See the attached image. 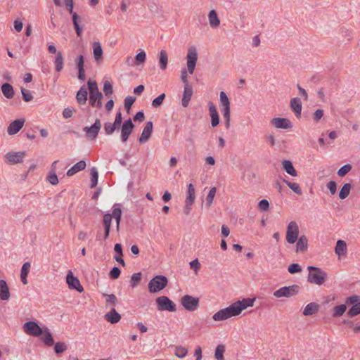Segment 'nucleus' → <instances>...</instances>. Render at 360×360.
Wrapping results in <instances>:
<instances>
[{
	"mask_svg": "<svg viewBox=\"0 0 360 360\" xmlns=\"http://www.w3.org/2000/svg\"><path fill=\"white\" fill-rule=\"evenodd\" d=\"M255 298H244L233 302L229 307L221 309L214 314L212 319L215 321H222L233 316H237L248 307H252Z\"/></svg>",
	"mask_w": 360,
	"mask_h": 360,
	"instance_id": "f257e3e1",
	"label": "nucleus"
},
{
	"mask_svg": "<svg viewBox=\"0 0 360 360\" xmlns=\"http://www.w3.org/2000/svg\"><path fill=\"white\" fill-rule=\"evenodd\" d=\"M198 60V52L197 49L195 46H191L188 49V53L186 55V66L187 69H183L181 71V80L184 84V86H190L188 82V72L190 75H192L194 71L197 64Z\"/></svg>",
	"mask_w": 360,
	"mask_h": 360,
	"instance_id": "f03ea898",
	"label": "nucleus"
},
{
	"mask_svg": "<svg viewBox=\"0 0 360 360\" xmlns=\"http://www.w3.org/2000/svg\"><path fill=\"white\" fill-rule=\"evenodd\" d=\"M308 269L309 271L307 278L308 282L318 285H321L325 282L326 277V273L325 271L318 267L312 266H309Z\"/></svg>",
	"mask_w": 360,
	"mask_h": 360,
	"instance_id": "7ed1b4c3",
	"label": "nucleus"
},
{
	"mask_svg": "<svg viewBox=\"0 0 360 360\" xmlns=\"http://www.w3.org/2000/svg\"><path fill=\"white\" fill-rule=\"evenodd\" d=\"M87 84L90 94L89 99L91 105L101 108L102 106L101 99L103 98V95L98 90L97 83L89 79Z\"/></svg>",
	"mask_w": 360,
	"mask_h": 360,
	"instance_id": "20e7f679",
	"label": "nucleus"
},
{
	"mask_svg": "<svg viewBox=\"0 0 360 360\" xmlns=\"http://www.w3.org/2000/svg\"><path fill=\"white\" fill-rule=\"evenodd\" d=\"M168 283L166 276L162 275L155 276L148 283V290L150 293H155L163 290Z\"/></svg>",
	"mask_w": 360,
	"mask_h": 360,
	"instance_id": "39448f33",
	"label": "nucleus"
},
{
	"mask_svg": "<svg viewBox=\"0 0 360 360\" xmlns=\"http://www.w3.org/2000/svg\"><path fill=\"white\" fill-rule=\"evenodd\" d=\"M219 103L221 106V112L226 120V127L229 128L231 117V103L224 91H221L219 94Z\"/></svg>",
	"mask_w": 360,
	"mask_h": 360,
	"instance_id": "423d86ee",
	"label": "nucleus"
},
{
	"mask_svg": "<svg viewBox=\"0 0 360 360\" xmlns=\"http://www.w3.org/2000/svg\"><path fill=\"white\" fill-rule=\"evenodd\" d=\"M300 287L297 285L282 287L274 292V296L276 298L291 297L298 294Z\"/></svg>",
	"mask_w": 360,
	"mask_h": 360,
	"instance_id": "0eeeda50",
	"label": "nucleus"
},
{
	"mask_svg": "<svg viewBox=\"0 0 360 360\" xmlns=\"http://www.w3.org/2000/svg\"><path fill=\"white\" fill-rule=\"evenodd\" d=\"M27 155L26 151H9L6 153L4 158L8 165H14L22 164Z\"/></svg>",
	"mask_w": 360,
	"mask_h": 360,
	"instance_id": "6e6552de",
	"label": "nucleus"
},
{
	"mask_svg": "<svg viewBox=\"0 0 360 360\" xmlns=\"http://www.w3.org/2000/svg\"><path fill=\"white\" fill-rule=\"evenodd\" d=\"M299 226L296 221H290L286 230V240L290 244L295 243L297 240L299 238Z\"/></svg>",
	"mask_w": 360,
	"mask_h": 360,
	"instance_id": "1a4fd4ad",
	"label": "nucleus"
},
{
	"mask_svg": "<svg viewBox=\"0 0 360 360\" xmlns=\"http://www.w3.org/2000/svg\"><path fill=\"white\" fill-rule=\"evenodd\" d=\"M195 200V189L192 184H189L187 189V196L185 200L184 213L188 215L191 211L192 205Z\"/></svg>",
	"mask_w": 360,
	"mask_h": 360,
	"instance_id": "9d476101",
	"label": "nucleus"
},
{
	"mask_svg": "<svg viewBox=\"0 0 360 360\" xmlns=\"http://www.w3.org/2000/svg\"><path fill=\"white\" fill-rule=\"evenodd\" d=\"M157 307L159 311H176L175 304L167 296H160L156 299Z\"/></svg>",
	"mask_w": 360,
	"mask_h": 360,
	"instance_id": "9b49d317",
	"label": "nucleus"
},
{
	"mask_svg": "<svg viewBox=\"0 0 360 360\" xmlns=\"http://www.w3.org/2000/svg\"><path fill=\"white\" fill-rule=\"evenodd\" d=\"M23 330L27 334L39 337L43 334V329L35 321H27L23 324Z\"/></svg>",
	"mask_w": 360,
	"mask_h": 360,
	"instance_id": "f8f14e48",
	"label": "nucleus"
},
{
	"mask_svg": "<svg viewBox=\"0 0 360 360\" xmlns=\"http://www.w3.org/2000/svg\"><path fill=\"white\" fill-rule=\"evenodd\" d=\"M181 304L190 311H193L198 307L199 299L193 296L186 295L181 298Z\"/></svg>",
	"mask_w": 360,
	"mask_h": 360,
	"instance_id": "ddd939ff",
	"label": "nucleus"
},
{
	"mask_svg": "<svg viewBox=\"0 0 360 360\" xmlns=\"http://www.w3.org/2000/svg\"><path fill=\"white\" fill-rule=\"evenodd\" d=\"M101 120L98 118H97L96 119L95 122L93 125H91V127H85L83 129V130L84 131H85L86 136L89 139L94 140L97 137L101 130Z\"/></svg>",
	"mask_w": 360,
	"mask_h": 360,
	"instance_id": "4468645a",
	"label": "nucleus"
},
{
	"mask_svg": "<svg viewBox=\"0 0 360 360\" xmlns=\"http://www.w3.org/2000/svg\"><path fill=\"white\" fill-rule=\"evenodd\" d=\"M66 283L70 289L76 290L79 292L84 291V288L80 283L79 279L74 276L72 272L70 271L66 276Z\"/></svg>",
	"mask_w": 360,
	"mask_h": 360,
	"instance_id": "2eb2a0df",
	"label": "nucleus"
},
{
	"mask_svg": "<svg viewBox=\"0 0 360 360\" xmlns=\"http://www.w3.org/2000/svg\"><path fill=\"white\" fill-rule=\"evenodd\" d=\"M134 124L131 119L126 120L121 128V137L122 142H126L134 129Z\"/></svg>",
	"mask_w": 360,
	"mask_h": 360,
	"instance_id": "dca6fc26",
	"label": "nucleus"
},
{
	"mask_svg": "<svg viewBox=\"0 0 360 360\" xmlns=\"http://www.w3.org/2000/svg\"><path fill=\"white\" fill-rule=\"evenodd\" d=\"M209 25L212 29H217L220 26L221 20L215 9H211L207 14Z\"/></svg>",
	"mask_w": 360,
	"mask_h": 360,
	"instance_id": "f3484780",
	"label": "nucleus"
},
{
	"mask_svg": "<svg viewBox=\"0 0 360 360\" xmlns=\"http://www.w3.org/2000/svg\"><path fill=\"white\" fill-rule=\"evenodd\" d=\"M271 124L277 129H288L292 127L290 121L287 118H274L271 120Z\"/></svg>",
	"mask_w": 360,
	"mask_h": 360,
	"instance_id": "a211bd4d",
	"label": "nucleus"
},
{
	"mask_svg": "<svg viewBox=\"0 0 360 360\" xmlns=\"http://www.w3.org/2000/svg\"><path fill=\"white\" fill-rule=\"evenodd\" d=\"M209 113L211 118L212 127H215L219 124V117L215 105L210 101L208 103Z\"/></svg>",
	"mask_w": 360,
	"mask_h": 360,
	"instance_id": "6ab92c4d",
	"label": "nucleus"
},
{
	"mask_svg": "<svg viewBox=\"0 0 360 360\" xmlns=\"http://www.w3.org/2000/svg\"><path fill=\"white\" fill-rule=\"evenodd\" d=\"M25 120L18 119L15 120L8 125L7 132L9 135H14L17 134L24 126Z\"/></svg>",
	"mask_w": 360,
	"mask_h": 360,
	"instance_id": "aec40b11",
	"label": "nucleus"
},
{
	"mask_svg": "<svg viewBox=\"0 0 360 360\" xmlns=\"http://www.w3.org/2000/svg\"><path fill=\"white\" fill-rule=\"evenodd\" d=\"M104 318L108 322L115 324L121 320V315L115 308L112 307L111 309L104 315Z\"/></svg>",
	"mask_w": 360,
	"mask_h": 360,
	"instance_id": "412c9836",
	"label": "nucleus"
},
{
	"mask_svg": "<svg viewBox=\"0 0 360 360\" xmlns=\"http://www.w3.org/2000/svg\"><path fill=\"white\" fill-rule=\"evenodd\" d=\"M153 122L151 121L146 123V125L144 127L139 138V142L141 143H145L149 139L153 131Z\"/></svg>",
	"mask_w": 360,
	"mask_h": 360,
	"instance_id": "4be33fe9",
	"label": "nucleus"
},
{
	"mask_svg": "<svg viewBox=\"0 0 360 360\" xmlns=\"http://www.w3.org/2000/svg\"><path fill=\"white\" fill-rule=\"evenodd\" d=\"M290 108L295 114L297 117H300L302 105L299 98H292L290 100Z\"/></svg>",
	"mask_w": 360,
	"mask_h": 360,
	"instance_id": "5701e85b",
	"label": "nucleus"
},
{
	"mask_svg": "<svg viewBox=\"0 0 360 360\" xmlns=\"http://www.w3.org/2000/svg\"><path fill=\"white\" fill-rule=\"evenodd\" d=\"M296 244V252H305L308 249V239L305 236H301Z\"/></svg>",
	"mask_w": 360,
	"mask_h": 360,
	"instance_id": "b1692460",
	"label": "nucleus"
},
{
	"mask_svg": "<svg viewBox=\"0 0 360 360\" xmlns=\"http://www.w3.org/2000/svg\"><path fill=\"white\" fill-rule=\"evenodd\" d=\"M93 56L96 62H99L103 58V49L99 41L92 43Z\"/></svg>",
	"mask_w": 360,
	"mask_h": 360,
	"instance_id": "393cba45",
	"label": "nucleus"
},
{
	"mask_svg": "<svg viewBox=\"0 0 360 360\" xmlns=\"http://www.w3.org/2000/svg\"><path fill=\"white\" fill-rule=\"evenodd\" d=\"M192 95H193L192 86L191 85L184 86V93H183L181 103L184 108H186L188 105L189 102L191 99Z\"/></svg>",
	"mask_w": 360,
	"mask_h": 360,
	"instance_id": "a878e982",
	"label": "nucleus"
},
{
	"mask_svg": "<svg viewBox=\"0 0 360 360\" xmlns=\"http://www.w3.org/2000/svg\"><path fill=\"white\" fill-rule=\"evenodd\" d=\"M8 286L4 280L0 281V298L2 300H8L10 298Z\"/></svg>",
	"mask_w": 360,
	"mask_h": 360,
	"instance_id": "bb28decb",
	"label": "nucleus"
},
{
	"mask_svg": "<svg viewBox=\"0 0 360 360\" xmlns=\"http://www.w3.org/2000/svg\"><path fill=\"white\" fill-rule=\"evenodd\" d=\"M282 168L290 175L292 176H297V173L295 170V167L292 165L291 161L288 160H284L281 162Z\"/></svg>",
	"mask_w": 360,
	"mask_h": 360,
	"instance_id": "cd10ccee",
	"label": "nucleus"
},
{
	"mask_svg": "<svg viewBox=\"0 0 360 360\" xmlns=\"http://www.w3.org/2000/svg\"><path fill=\"white\" fill-rule=\"evenodd\" d=\"M112 223V215L110 214H105L103 216V226L105 227V234L103 239L106 240L110 234V226Z\"/></svg>",
	"mask_w": 360,
	"mask_h": 360,
	"instance_id": "c85d7f7f",
	"label": "nucleus"
},
{
	"mask_svg": "<svg viewBox=\"0 0 360 360\" xmlns=\"http://www.w3.org/2000/svg\"><path fill=\"white\" fill-rule=\"evenodd\" d=\"M335 254L338 255V257L345 256L347 252V244L344 240H338L336 243L335 248Z\"/></svg>",
	"mask_w": 360,
	"mask_h": 360,
	"instance_id": "c756f323",
	"label": "nucleus"
},
{
	"mask_svg": "<svg viewBox=\"0 0 360 360\" xmlns=\"http://www.w3.org/2000/svg\"><path fill=\"white\" fill-rule=\"evenodd\" d=\"M319 309V306L316 302H310L308 304L303 310V314L304 316H311L316 314Z\"/></svg>",
	"mask_w": 360,
	"mask_h": 360,
	"instance_id": "7c9ffc66",
	"label": "nucleus"
},
{
	"mask_svg": "<svg viewBox=\"0 0 360 360\" xmlns=\"http://www.w3.org/2000/svg\"><path fill=\"white\" fill-rule=\"evenodd\" d=\"M85 167L86 162L84 160H81L68 170L67 175L71 176L76 174L77 172H78L79 171L83 170Z\"/></svg>",
	"mask_w": 360,
	"mask_h": 360,
	"instance_id": "2f4dec72",
	"label": "nucleus"
},
{
	"mask_svg": "<svg viewBox=\"0 0 360 360\" xmlns=\"http://www.w3.org/2000/svg\"><path fill=\"white\" fill-rule=\"evenodd\" d=\"M103 296L105 297V304L106 307H115L118 304V300L115 295L103 293Z\"/></svg>",
	"mask_w": 360,
	"mask_h": 360,
	"instance_id": "473e14b6",
	"label": "nucleus"
},
{
	"mask_svg": "<svg viewBox=\"0 0 360 360\" xmlns=\"http://www.w3.org/2000/svg\"><path fill=\"white\" fill-rule=\"evenodd\" d=\"M87 89L85 87H82L77 93L76 98L77 102L84 105L87 101Z\"/></svg>",
	"mask_w": 360,
	"mask_h": 360,
	"instance_id": "72a5a7b5",
	"label": "nucleus"
},
{
	"mask_svg": "<svg viewBox=\"0 0 360 360\" xmlns=\"http://www.w3.org/2000/svg\"><path fill=\"white\" fill-rule=\"evenodd\" d=\"M226 351V347L224 344H219L217 345L214 356L216 360H224V352Z\"/></svg>",
	"mask_w": 360,
	"mask_h": 360,
	"instance_id": "f704fd0d",
	"label": "nucleus"
},
{
	"mask_svg": "<svg viewBox=\"0 0 360 360\" xmlns=\"http://www.w3.org/2000/svg\"><path fill=\"white\" fill-rule=\"evenodd\" d=\"M58 161H54L51 167V174L48 176V180L52 185H56L58 183V176L56 174V164Z\"/></svg>",
	"mask_w": 360,
	"mask_h": 360,
	"instance_id": "c9c22d12",
	"label": "nucleus"
},
{
	"mask_svg": "<svg viewBox=\"0 0 360 360\" xmlns=\"http://www.w3.org/2000/svg\"><path fill=\"white\" fill-rule=\"evenodd\" d=\"M159 63L162 70H165L167 69L168 63V56L166 51L165 50H161L159 53Z\"/></svg>",
	"mask_w": 360,
	"mask_h": 360,
	"instance_id": "e433bc0d",
	"label": "nucleus"
},
{
	"mask_svg": "<svg viewBox=\"0 0 360 360\" xmlns=\"http://www.w3.org/2000/svg\"><path fill=\"white\" fill-rule=\"evenodd\" d=\"M352 186L351 184H349V183L345 184L339 192V198L341 200L346 199L349 196L350 191L352 190Z\"/></svg>",
	"mask_w": 360,
	"mask_h": 360,
	"instance_id": "4c0bfd02",
	"label": "nucleus"
},
{
	"mask_svg": "<svg viewBox=\"0 0 360 360\" xmlns=\"http://www.w3.org/2000/svg\"><path fill=\"white\" fill-rule=\"evenodd\" d=\"M1 91L4 96L7 98H11L14 96L13 88L8 83H5L1 86Z\"/></svg>",
	"mask_w": 360,
	"mask_h": 360,
	"instance_id": "58836bf2",
	"label": "nucleus"
},
{
	"mask_svg": "<svg viewBox=\"0 0 360 360\" xmlns=\"http://www.w3.org/2000/svg\"><path fill=\"white\" fill-rule=\"evenodd\" d=\"M42 335H44V336L41 340L44 342V344L48 346L53 345V339L52 338L51 333H50L49 330L47 328H44L43 329Z\"/></svg>",
	"mask_w": 360,
	"mask_h": 360,
	"instance_id": "ea45409f",
	"label": "nucleus"
},
{
	"mask_svg": "<svg viewBox=\"0 0 360 360\" xmlns=\"http://www.w3.org/2000/svg\"><path fill=\"white\" fill-rule=\"evenodd\" d=\"M79 21H81V17L77 13H73L72 22L78 37H80L82 32V29L79 25Z\"/></svg>",
	"mask_w": 360,
	"mask_h": 360,
	"instance_id": "a19ab883",
	"label": "nucleus"
},
{
	"mask_svg": "<svg viewBox=\"0 0 360 360\" xmlns=\"http://www.w3.org/2000/svg\"><path fill=\"white\" fill-rule=\"evenodd\" d=\"M188 352V349L181 345L176 346L174 349V354L179 359L184 358L187 355Z\"/></svg>",
	"mask_w": 360,
	"mask_h": 360,
	"instance_id": "79ce46f5",
	"label": "nucleus"
},
{
	"mask_svg": "<svg viewBox=\"0 0 360 360\" xmlns=\"http://www.w3.org/2000/svg\"><path fill=\"white\" fill-rule=\"evenodd\" d=\"M55 63H56V70L57 72H60L63 68V58L62 53L60 51H58L57 53Z\"/></svg>",
	"mask_w": 360,
	"mask_h": 360,
	"instance_id": "37998d69",
	"label": "nucleus"
},
{
	"mask_svg": "<svg viewBox=\"0 0 360 360\" xmlns=\"http://www.w3.org/2000/svg\"><path fill=\"white\" fill-rule=\"evenodd\" d=\"M285 184L296 194L301 195L302 194V189L298 184L297 183H292L287 180H283Z\"/></svg>",
	"mask_w": 360,
	"mask_h": 360,
	"instance_id": "c03bdc74",
	"label": "nucleus"
},
{
	"mask_svg": "<svg viewBox=\"0 0 360 360\" xmlns=\"http://www.w3.org/2000/svg\"><path fill=\"white\" fill-rule=\"evenodd\" d=\"M347 306L345 304H340L333 308V316L335 317L341 316L345 312Z\"/></svg>",
	"mask_w": 360,
	"mask_h": 360,
	"instance_id": "a18cd8bd",
	"label": "nucleus"
},
{
	"mask_svg": "<svg viewBox=\"0 0 360 360\" xmlns=\"http://www.w3.org/2000/svg\"><path fill=\"white\" fill-rule=\"evenodd\" d=\"M215 194H216V188L215 187L211 188L207 194V196L206 198V205L208 207H210L212 205Z\"/></svg>",
	"mask_w": 360,
	"mask_h": 360,
	"instance_id": "49530a36",
	"label": "nucleus"
},
{
	"mask_svg": "<svg viewBox=\"0 0 360 360\" xmlns=\"http://www.w3.org/2000/svg\"><path fill=\"white\" fill-rule=\"evenodd\" d=\"M91 188H94L98 183V174L96 168L93 167L91 169Z\"/></svg>",
	"mask_w": 360,
	"mask_h": 360,
	"instance_id": "de8ad7c7",
	"label": "nucleus"
},
{
	"mask_svg": "<svg viewBox=\"0 0 360 360\" xmlns=\"http://www.w3.org/2000/svg\"><path fill=\"white\" fill-rule=\"evenodd\" d=\"M117 127L114 122H105L104 124V130L107 135H111Z\"/></svg>",
	"mask_w": 360,
	"mask_h": 360,
	"instance_id": "09e8293b",
	"label": "nucleus"
},
{
	"mask_svg": "<svg viewBox=\"0 0 360 360\" xmlns=\"http://www.w3.org/2000/svg\"><path fill=\"white\" fill-rule=\"evenodd\" d=\"M146 53L144 51H140L135 56V63L136 65L143 64L146 61Z\"/></svg>",
	"mask_w": 360,
	"mask_h": 360,
	"instance_id": "8fccbe9b",
	"label": "nucleus"
},
{
	"mask_svg": "<svg viewBox=\"0 0 360 360\" xmlns=\"http://www.w3.org/2000/svg\"><path fill=\"white\" fill-rule=\"evenodd\" d=\"M142 274L141 272L134 274L130 280L131 285L132 288H135L141 280Z\"/></svg>",
	"mask_w": 360,
	"mask_h": 360,
	"instance_id": "3c124183",
	"label": "nucleus"
},
{
	"mask_svg": "<svg viewBox=\"0 0 360 360\" xmlns=\"http://www.w3.org/2000/svg\"><path fill=\"white\" fill-rule=\"evenodd\" d=\"M352 169V165L349 164L345 165L338 171V175L340 177L345 176Z\"/></svg>",
	"mask_w": 360,
	"mask_h": 360,
	"instance_id": "603ef678",
	"label": "nucleus"
},
{
	"mask_svg": "<svg viewBox=\"0 0 360 360\" xmlns=\"http://www.w3.org/2000/svg\"><path fill=\"white\" fill-rule=\"evenodd\" d=\"M347 314L349 316H355L358 314H360V303H357L352 306V307L349 310Z\"/></svg>",
	"mask_w": 360,
	"mask_h": 360,
	"instance_id": "864d4df0",
	"label": "nucleus"
},
{
	"mask_svg": "<svg viewBox=\"0 0 360 360\" xmlns=\"http://www.w3.org/2000/svg\"><path fill=\"white\" fill-rule=\"evenodd\" d=\"M21 93L23 100L26 102H30L33 99V96L31 92L25 89H21Z\"/></svg>",
	"mask_w": 360,
	"mask_h": 360,
	"instance_id": "5fc2aeb1",
	"label": "nucleus"
},
{
	"mask_svg": "<svg viewBox=\"0 0 360 360\" xmlns=\"http://www.w3.org/2000/svg\"><path fill=\"white\" fill-rule=\"evenodd\" d=\"M66 349H67L66 345L65 343H63L60 342H56L55 345V347H54L55 352L57 354L64 352L66 350Z\"/></svg>",
	"mask_w": 360,
	"mask_h": 360,
	"instance_id": "6e6d98bb",
	"label": "nucleus"
},
{
	"mask_svg": "<svg viewBox=\"0 0 360 360\" xmlns=\"http://www.w3.org/2000/svg\"><path fill=\"white\" fill-rule=\"evenodd\" d=\"M288 270L290 274H295L300 272L302 271V268L298 264L293 263L288 266Z\"/></svg>",
	"mask_w": 360,
	"mask_h": 360,
	"instance_id": "4d7b16f0",
	"label": "nucleus"
},
{
	"mask_svg": "<svg viewBox=\"0 0 360 360\" xmlns=\"http://www.w3.org/2000/svg\"><path fill=\"white\" fill-rule=\"evenodd\" d=\"M103 91L106 96H111L112 94V86L109 81H105L103 85Z\"/></svg>",
	"mask_w": 360,
	"mask_h": 360,
	"instance_id": "13d9d810",
	"label": "nucleus"
},
{
	"mask_svg": "<svg viewBox=\"0 0 360 360\" xmlns=\"http://www.w3.org/2000/svg\"><path fill=\"white\" fill-rule=\"evenodd\" d=\"M326 186L329 190L331 195H334L336 193L337 191V184L334 181H330L327 183Z\"/></svg>",
	"mask_w": 360,
	"mask_h": 360,
	"instance_id": "bf43d9fd",
	"label": "nucleus"
},
{
	"mask_svg": "<svg viewBox=\"0 0 360 360\" xmlns=\"http://www.w3.org/2000/svg\"><path fill=\"white\" fill-rule=\"evenodd\" d=\"M135 101V98L132 96H127L124 100V108L129 112L131 105Z\"/></svg>",
	"mask_w": 360,
	"mask_h": 360,
	"instance_id": "052dcab7",
	"label": "nucleus"
},
{
	"mask_svg": "<svg viewBox=\"0 0 360 360\" xmlns=\"http://www.w3.org/2000/svg\"><path fill=\"white\" fill-rule=\"evenodd\" d=\"M323 110L322 109H317L314 111L313 113V120L315 122H319V120L323 117Z\"/></svg>",
	"mask_w": 360,
	"mask_h": 360,
	"instance_id": "680f3d73",
	"label": "nucleus"
},
{
	"mask_svg": "<svg viewBox=\"0 0 360 360\" xmlns=\"http://www.w3.org/2000/svg\"><path fill=\"white\" fill-rule=\"evenodd\" d=\"M165 98V94H160L159 96H158L153 101V103H152L153 106L155 108L160 106L162 103Z\"/></svg>",
	"mask_w": 360,
	"mask_h": 360,
	"instance_id": "e2e57ef3",
	"label": "nucleus"
},
{
	"mask_svg": "<svg viewBox=\"0 0 360 360\" xmlns=\"http://www.w3.org/2000/svg\"><path fill=\"white\" fill-rule=\"evenodd\" d=\"M258 207L262 211H267L269 209V202L267 200L263 199L259 201Z\"/></svg>",
	"mask_w": 360,
	"mask_h": 360,
	"instance_id": "0e129e2a",
	"label": "nucleus"
},
{
	"mask_svg": "<svg viewBox=\"0 0 360 360\" xmlns=\"http://www.w3.org/2000/svg\"><path fill=\"white\" fill-rule=\"evenodd\" d=\"M191 269H193L195 273L200 269V264L198 259H195L189 263Z\"/></svg>",
	"mask_w": 360,
	"mask_h": 360,
	"instance_id": "69168bd1",
	"label": "nucleus"
},
{
	"mask_svg": "<svg viewBox=\"0 0 360 360\" xmlns=\"http://www.w3.org/2000/svg\"><path fill=\"white\" fill-rule=\"evenodd\" d=\"M14 29L16 32H20L23 28V23L21 20L15 19L13 22Z\"/></svg>",
	"mask_w": 360,
	"mask_h": 360,
	"instance_id": "338daca9",
	"label": "nucleus"
},
{
	"mask_svg": "<svg viewBox=\"0 0 360 360\" xmlns=\"http://www.w3.org/2000/svg\"><path fill=\"white\" fill-rule=\"evenodd\" d=\"M120 275V270L118 267L114 266L110 272V276L113 278H117Z\"/></svg>",
	"mask_w": 360,
	"mask_h": 360,
	"instance_id": "774afa93",
	"label": "nucleus"
}]
</instances>
